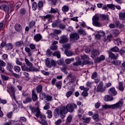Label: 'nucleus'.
Here are the masks:
<instances>
[{
	"label": "nucleus",
	"mask_w": 125,
	"mask_h": 125,
	"mask_svg": "<svg viewBox=\"0 0 125 125\" xmlns=\"http://www.w3.org/2000/svg\"><path fill=\"white\" fill-rule=\"evenodd\" d=\"M32 8L33 10H37V9L38 8V3L36 2H33L32 4Z\"/></svg>",
	"instance_id": "45"
},
{
	"label": "nucleus",
	"mask_w": 125,
	"mask_h": 125,
	"mask_svg": "<svg viewBox=\"0 0 125 125\" xmlns=\"http://www.w3.org/2000/svg\"><path fill=\"white\" fill-rule=\"evenodd\" d=\"M62 10L63 12H68L69 11V7L67 5H64L62 8Z\"/></svg>",
	"instance_id": "37"
},
{
	"label": "nucleus",
	"mask_w": 125,
	"mask_h": 125,
	"mask_svg": "<svg viewBox=\"0 0 125 125\" xmlns=\"http://www.w3.org/2000/svg\"><path fill=\"white\" fill-rule=\"evenodd\" d=\"M64 53L67 55V56H72L74 54L73 52L71 51H68L67 50H64Z\"/></svg>",
	"instance_id": "40"
},
{
	"label": "nucleus",
	"mask_w": 125,
	"mask_h": 125,
	"mask_svg": "<svg viewBox=\"0 0 125 125\" xmlns=\"http://www.w3.org/2000/svg\"><path fill=\"white\" fill-rule=\"evenodd\" d=\"M35 25H36V22L34 21H31L28 24V26L30 29L34 28Z\"/></svg>",
	"instance_id": "36"
},
{
	"label": "nucleus",
	"mask_w": 125,
	"mask_h": 125,
	"mask_svg": "<svg viewBox=\"0 0 125 125\" xmlns=\"http://www.w3.org/2000/svg\"><path fill=\"white\" fill-rule=\"evenodd\" d=\"M7 91L9 93L12 98L14 99L17 103H18L17 100H16V94H15V92H17L18 91L15 90L14 87L13 86H10V87H7Z\"/></svg>",
	"instance_id": "5"
},
{
	"label": "nucleus",
	"mask_w": 125,
	"mask_h": 125,
	"mask_svg": "<svg viewBox=\"0 0 125 125\" xmlns=\"http://www.w3.org/2000/svg\"><path fill=\"white\" fill-rule=\"evenodd\" d=\"M73 93H74L73 91H69L67 92H66L65 96L66 97H67V98H69V97H70V96H71V95H72Z\"/></svg>",
	"instance_id": "47"
},
{
	"label": "nucleus",
	"mask_w": 125,
	"mask_h": 125,
	"mask_svg": "<svg viewBox=\"0 0 125 125\" xmlns=\"http://www.w3.org/2000/svg\"><path fill=\"white\" fill-rule=\"evenodd\" d=\"M120 34V32L118 30H114L113 32L114 37H118Z\"/></svg>",
	"instance_id": "56"
},
{
	"label": "nucleus",
	"mask_w": 125,
	"mask_h": 125,
	"mask_svg": "<svg viewBox=\"0 0 125 125\" xmlns=\"http://www.w3.org/2000/svg\"><path fill=\"white\" fill-rule=\"evenodd\" d=\"M74 60H75V59L73 58L71 59H66L65 60V63H66V64H70V63H71V62L74 61Z\"/></svg>",
	"instance_id": "49"
},
{
	"label": "nucleus",
	"mask_w": 125,
	"mask_h": 125,
	"mask_svg": "<svg viewBox=\"0 0 125 125\" xmlns=\"http://www.w3.org/2000/svg\"><path fill=\"white\" fill-rule=\"evenodd\" d=\"M92 118L94 121H99V115L98 114H95L93 115Z\"/></svg>",
	"instance_id": "46"
},
{
	"label": "nucleus",
	"mask_w": 125,
	"mask_h": 125,
	"mask_svg": "<svg viewBox=\"0 0 125 125\" xmlns=\"http://www.w3.org/2000/svg\"><path fill=\"white\" fill-rule=\"evenodd\" d=\"M118 88L121 91H124L125 90V87H124V83L123 82L119 83Z\"/></svg>",
	"instance_id": "27"
},
{
	"label": "nucleus",
	"mask_w": 125,
	"mask_h": 125,
	"mask_svg": "<svg viewBox=\"0 0 125 125\" xmlns=\"http://www.w3.org/2000/svg\"><path fill=\"white\" fill-rule=\"evenodd\" d=\"M78 33H79L80 35H83V36H85V35H86L85 31L82 29H79L78 31Z\"/></svg>",
	"instance_id": "42"
},
{
	"label": "nucleus",
	"mask_w": 125,
	"mask_h": 125,
	"mask_svg": "<svg viewBox=\"0 0 125 125\" xmlns=\"http://www.w3.org/2000/svg\"><path fill=\"white\" fill-rule=\"evenodd\" d=\"M46 114L47 115L48 119H51L52 118V112L50 110H47Z\"/></svg>",
	"instance_id": "34"
},
{
	"label": "nucleus",
	"mask_w": 125,
	"mask_h": 125,
	"mask_svg": "<svg viewBox=\"0 0 125 125\" xmlns=\"http://www.w3.org/2000/svg\"><path fill=\"white\" fill-rule=\"evenodd\" d=\"M42 35L40 34H37L35 35H34V40H35V41L38 42H40L41 40H42Z\"/></svg>",
	"instance_id": "22"
},
{
	"label": "nucleus",
	"mask_w": 125,
	"mask_h": 125,
	"mask_svg": "<svg viewBox=\"0 0 125 125\" xmlns=\"http://www.w3.org/2000/svg\"><path fill=\"white\" fill-rule=\"evenodd\" d=\"M7 68L9 70H10V69H13V65H12V63L10 62H7Z\"/></svg>",
	"instance_id": "53"
},
{
	"label": "nucleus",
	"mask_w": 125,
	"mask_h": 125,
	"mask_svg": "<svg viewBox=\"0 0 125 125\" xmlns=\"http://www.w3.org/2000/svg\"><path fill=\"white\" fill-rule=\"evenodd\" d=\"M71 121H72V115H69L66 120L65 125H69V124L71 123Z\"/></svg>",
	"instance_id": "30"
},
{
	"label": "nucleus",
	"mask_w": 125,
	"mask_h": 125,
	"mask_svg": "<svg viewBox=\"0 0 125 125\" xmlns=\"http://www.w3.org/2000/svg\"><path fill=\"white\" fill-rule=\"evenodd\" d=\"M53 56H56L57 58L59 59L61 58V54H60V52L59 51H55L53 54H52Z\"/></svg>",
	"instance_id": "31"
},
{
	"label": "nucleus",
	"mask_w": 125,
	"mask_h": 125,
	"mask_svg": "<svg viewBox=\"0 0 125 125\" xmlns=\"http://www.w3.org/2000/svg\"><path fill=\"white\" fill-rule=\"evenodd\" d=\"M124 105V99H121L116 104H104L102 105L103 109H120Z\"/></svg>",
	"instance_id": "2"
},
{
	"label": "nucleus",
	"mask_w": 125,
	"mask_h": 125,
	"mask_svg": "<svg viewBox=\"0 0 125 125\" xmlns=\"http://www.w3.org/2000/svg\"><path fill=\"white\" fill-rule=\"evenodd\" d=\"M6 66V63L4 62L3 60H0V71L2 73L4 72V68L2 67H5Z\"/></svg>",
	"instance_id": "15"
},
{
	"label": "nucleus",
	"mask_w": 125,
	"mask_h": 125,
	"mask_svg": "<svg viewBox=\"0 0 125 125\" xmlns=\"http://www.w3.org/2000/svg\"><path fill=\"white\" fill-rule=\"evenodd\" d=\"M88 90H84L82 93V95L83 96V97H86L87 95H88V93H87Z\"/></svg>",
	"instance_id": "60"
},
{
	"label": "nucleus",
	"mask_w": 125,
	"mask_h": 125,
	"mask_svg": "<svg viewBox=\"0 0 125 125\" xmlns=\"http://www.w3.org/2000/svg\"><path fill=\"white\" fill-rule=\"evenodd\" d=\"M105 90H106V87L104 86L103 82H100L97 86L96 92H104Z\"/></svg>",
	"instance_id": "10"
},
{
	"label": "nucleus",
	"mask_w": 125,
	"mask_h": 125,
	"mask_svg": "<svg viewBox=\"0 0 125 125\" xmlns=\"http://www.w3.org/2000/svg\"><path fill=\"white\" fill-rule=\"evenodd\" d=\"M83 123H85L86 124H88L89 122H90V120H91V118L90 117H86L85 118L83 119Z\"/></svg>",
	"instance_id": "52"
},
{
	"label": "nucleus",
	"mask_w": 125,
	"mask_h": 125,
	"mask_svg": "<svg viewBox=\"0 0 125 125\" xmlns=\"http://www.w3.org/2000/svg\"><path fill=\"white\" fill-rule=\"evenodd\" d=\"M24 61L25 62V64L27 65L28 67H30V69H31V71H33L35 72H38L39 71V69L38 68H36L34 67H33V63L29 61L28 59L25 58L24 59Z\"/></svg>",
	"instance_id": "9"
},
{
	"label": "nucleus",
	"mask_w": 125,
	"mask_h": 125,
	"mask_svg": "<svg viewBox=\"0 0 125 125\" xmlns=\"http://www.w3.org/2000/svg\"><path fill=\"white\" fill-rule=\"evenodd\" d=\"M62 123V120L61 119H58V120H57L55 123V125H61V124Z\"/></svg>",
	"instance_id": "64"
},
{
	"label": "nucleus",
	"mask_w": 125,
	"mask_h": 125,
	"mask_svg": "<svg viewBox=\"0 0 125 125\" xmlns=\"http://www.w3.org/2000/svg\"><path fill=\"white\" fill-rule=\"evenodd\" d=\"M59 21H56L55 22H54L52 24V26L53 28H55L56 27H57V26L59 25Z\"/></svg>",
	"instance_id": "58"
},
{
	"label": "nucleus",
	"mask_w": 125,
	"mask_h": 125,
	"mask_svg": "<svg viewBox=\"0 0 125 125\" xmlns=\"http://www.w3.org/2000/svg\"><path fill=\"white\" fill-rule=\"evenodd\" d=\"M60 34H61V30L57 29H55L53 33V35H59Z\"/></svg>",
	"instance_id": "59"
},
{
	"label": "nucleus",
	"mask_w": 125,
	"mask_h": 125,
	"mask_svg": "<svg viewBox=\"0 0 125 125\" xmlns=\"http://www.w3.org/2000/svg\"><path fill=\"white\" fill-rule=\"evenodd\" d=\"M117 93L118 92L116 91L115 87H111L108 90L109 94L112 95V96H115V95H117Z\"/></svg>",
	"instance_id": "16"
},
{
	"label": "nucleus",
	"mask_w": 125,
	"mask_h": 125,
	"mask_svg": "<svg viewBox=\"0 0 125 125\" xmlns=\"http://www.w3.org/2000/svg\"><path fill=\"white\" fill-rule=\"evenodd\" d=\"M65 109L66 107L65 106H61L55 109L54 112L55 118H57L58 115H60L61 119H64L66 117V114H65Z\"/></svg>",
	"instance_id": "3"
},
{
	"label": "nucleus",
	"mask_w": 125,
	"mask_h": 125,
	"mask_svg": "<svg viewBox=\"0 0 125 125\" xmlns=\"http://www.w3.org/2000/svg\"><path fill=\"white\" fill-rule=\"evenodd\" d=\"M31 112L33 114H35V117L36 118H40V122H42V121H45V119H46V116L44 115V114H42V112H41V110H40V108L39 107H32L31 109Z\"/></svg>",
	"instance_id": "4"
},
{
	"label": "nucleus",
	"mask_w": 125,
	"mask_h": 125,
	"mask_svg": "<svg viewBox=\"0 0 125 125\" xmlns=\"http://www.w3.org/2000/svg\"><path fill=\"white\" fill-rule=\"evenodd\" d=\"M107 7L110 9H112V10H115V7H116L115 5H114L113 4H107Z\"/></svg>",
	"instance_id": "50"
},
{
	"label": "nucleus",
	"mask_w": 125,
	"mask_h": 125,
	"mask_svg": "<svg viewBox=\"0 0 125 125\" xmlns=\"http://www.w3.org/2000/svg\"><path fill=\"white\" fill-rule=\"evenodd\" d=\"M125 19V12H120L119 14V19L124 21Z\"/></svg>",
	"instance_id": "28"
},
{
	"label": "nucleus",
	"mask_w": 125,
	"mask_h": 125,
	"mask_svg": "<svg viewBox=\"0 0 125 125\" xmlns=\"http://www.w3.org/2000/svg\"><path fill=\"white\" fill-rule=\"evenodd\" d=\"M45 100L46 101L49 102V101H52V96L49 95H46V98H45Z\"/></svg>",
	"instance_id": "48"
},
{
	"label": "nucleus",
	"mask_w": 125,
	"mask_h": 125,
	"mask_svg": "<svg viewBox=\"0 0 125 125\" xmlns=\"http://www.w3.org/2000/svg\"><path fill=\"white\" fill-rule=\"evenodd\" d=\"M32 98L33 101H37L38 100V95L35 92V90H32Z\"/></svg>",
	"instance_id": "21"
},
{
	"label": "nucleus",
	"mask_w": 125,
	"mask_h": 125,
	"mask_svg": "<svg viewBox=\"0 0 125 125\" xmlns=\"http://www.w3.org/2000/svg\"><path fill=\"white\" fill-rule=\"evenodd\" d=\"M80 65H82V61L80 60L78 61L73 63V66H79Z\"/></svg>",
	"instance_id": "54"
},
{
	"label": "nucleus",
	"mask_w": 125,
	"mask_h": 125,
	"mask_svg": "<svg viewBox=\"0 0 125 125\" xmlns=\"http://www.w3.org/2000/svg\"><path fill=\"white\" fill-rule=\"evenodd\" d=\"M69 82H68V84H71V83H73L76 82V77L74 76L69 75Z\"/></svg>",
	"instance_id": "19"
},
{
	"label": "nucleus",
	"mask_w": 125,
	"mask_h": 125,
	"mask_svg": "<svg viewBox=\"0 0 125 125\" xmlns=\"http://www.w3.org/2000/svg\"><path fill=\"white\" fill-rule=\"evenodd\" d=\"M38 121L39 122V123H40V124H41L42 125H48V124H47V122L45 120H44L42 121L38 120Z\"/></svg>",
	"instance_id": "63"
},
{
	"label": "nucleus",
	"mask_w": 125,
	"mask_h": 125,
	"mask_svg": "<svg viewBox=\"0 0 125 125\" xmlns=\"http://www.w3.org/2000/svg\"><path fill=\"white\" fill-rule=\"evenodd\" d=\"M91 53H92L91 57H92V58H94V57H95L96 56H97V55H99L100 54L99 51L95 49H93Z\"/></svg>",
	"instance_id": "23"
},
{
	"label": "nucleus",
	"mask_w": 125,
	"mask_h": 125,
	"mask_svg": "<svg viewBox=\"0 0 125 125\" xmlns=\"http://www.w3.org/2000/svg\"><path fill=\"white\" fill-rule=\"evenodd\" d=\"M97 34H96L95 37L96 39H100L101 37H104L105 36V32L103 31L100 30V31H97Z\"/></svg>",
	"instance_id": "18"
},
{
	"label": "nucleus",
	"mask_w": 125,
	"mask_h": 125,
	"mask_svg": "<svg viewBox=\"0 0 125 125\" xmlns=\"http://www.w3.org/2000/svg\"><path fill=\"white\" fill-rule=\"evenodd\" d=\"M21 68L22 71H24L25 72H30V71H32V69L31 68H28V66L25 63L22 64L21 65Z\"/></svg>",
	"instance_id": "17"
},
{
	"label": "nucleus",
	"mask_w": 125,
	"mask_h": 125,
	"mask_svg": "<svg viewBox=\"0 0 125 125\" xmlns=\"http://www.w3.org/2000/svg\"><path fill=\"white\" fill-rule=\"evenodd\" d=\"M40 99H42V100H43V99H45L46 97V94H45V93H41L40 94Z\"/></svg>",
	"instance_id": "44"
},
{
	"label": "nucleus",
	"mask_w": 125,
	"mask_h": 125,
	"mask_svg": "<svg viewBox=\"0 0 125 125\" xmlns=\"http://www.w3.org/2000/svg\"><path fill=\"white\" fill-rule=\"evenodd\" d=\"M14 70L16 73H20V71H21V68L19 66L15 65L14 66Z\"/></svg>",
	"instance_id": "39"
},
{
	"label": "nucleus",
	"mask_w": 125,
	"mask_h": 125,
	"mask_svg": "<svg viewBox=\"0 0 125 125\" xmlns=\"http://www.w3.org/2000/svg\"><path fill=\"white\" fill-rule=\"evenodd\" d=\"M113 96H110L109 95H105L104 97V101L105 102H108L109 101H113Z\"/></svg>",
	"instance_id": "20"
},
{
	"label": "nucleus",
	"mask_w": 125,
	"mask_h": 125,
	"mask_svg": "<svg viewBox=\"0 0 125 125\" xmlns=\"http://www.w3.org/2000/svg\"><path fill=\"white\" fill-rule=\"evenodd\" d=\"M108 51H110L111 52H119V51H120V49L119 47H118V46H115L110 48L109 50Z\"/></svg>",
	"instance_id": "26"
},
{
	"label": "nucleus",
	"mask_w": 125,
	"mask_h": 125,
	"mask_svg": "<svg viewBox=\"0 0 125 125\" xmlns=\"http://www.w3.org/2000/svg\"><path fill=\"white\" fill-rule=\"evenodd\" d=\"M36 90L38 93H41L42 91V85H39L36 87Z\"/></svg>",
	"instance_id": "35"
},
{
	"label": "nucleus",
	"mask_w": 125,
	"mask_h": 125,
	"mask_svg": "<svg viewBox=\"0 0 125 125\" xmlns=\"http://www.w3.org/2000/svg\"><path fill=\"white\" fill-rule=\"evenodd\" d=\"M81 58L82 60H83V61L89 60V58H88V57H87L86 55H83V56H81Z\"/></svg>",
	"instance_id": "57"
},
{
	"label": "nucleus",
	"mask_w": 125,
	"mask_h": 125,
	"mask_svg": "<svg viewBox=\"0 0 125 125\" xmlns=\"http://www.w3.org/2000/svg\"><path fill=\"white\" fill-rule=\"evenodd\" d=\"M15 44L16 45V46H18L19 47H21V46H22L23 45V44H24V42H23V41H19V42H17L15 43Z\"/></svg>",
	"instance_id": "41"
},
{
	"label": "nucleus",
	"mask_w": 125,
	"mask_h": 125,
	"mask_svg": "<svg viewBox=\"0 0 125 125\" xmlns=\"http://www.w3.org/2000/svg\"><path fill=\"white\" fill-rule=\"evenodd\" d=\"M50 108L49 103H46L43 106V110H48Z\"/></svg>",
	"instance_id": "55"
},
{
	"label": "nucleus",
	"mask_w": 125,
	"mask_h": 125,
	"mask_svg": "<svg viewBox=\"0 0 125 125\" xmlns=\"http://www.w3.org/2000/svg\"><path fill=\"white\" fill-rule=\"evenodd\" d=\"M15 30L17 31V32H21V31H22V26H21V25L17 23L15 25Z\"/></svg>",
	"instance_id": "24"
},
{
	"label": "nucleus",
	"mask_w": 125,
	"mask_h": 125,
	"mask_svg": "<svg viewBox=\"0 0 125 125\" xmlns=\"http://www.w3.org/2000/svg\"><path fill=\"white\" fill-rule=\"evenodd\" d=\"M107 52L109 55L108 57L109 58H111V59L116 60L118 59V58H119V54H117V55H116V54H114L110 51H107Z\"/></svg>",
	"instance_id": "14"
},
{
	"label": "nucleus",
	"mask_w": 125,
	"mask_h": 125,
	"mask_svg": "<svg viewBox=\"0 0 125 125\" xmlns=\"http://www.w3.org/2000/svg\"><path fill=\"white\" fill-rule=\"evenodd\" d=\"M42 20L45 21L47 18H50V15H46L45 16L41 17Z\"/></svg>",
	"instance_id": "61"
},
{
	"label": "nucleus",
	"mask_w": 125,
	"mask_h": 125,
	"mask_svg": "<svg viewBox=\"0 0 125 125\" xmlns=\"http://www.w3.org/2000/svg\"><path fill=\"white\" fill-rule=\"evenodd\" d=\"M99 19L101 21H104V20L109 21L110 18H109V16L104 14H96L93 17L92 19V25L95 26V27L101 28L102 27V23L99 21Z\"/></svg>",
	"instance_id": "1"
},
{
	"label": "nucleus",
	"mask_w": 125,
	"mask_h": 125,
	"mask_svg": "<svg viewBox=\"0 0 125 125\" xmlns=\"http://www.w3.org/2000/svg\"><path fill=\"white\" fill-rule=\"evenodd\" d=\"M104 60H105V56L104 55H101L96 59V61L97 62H101V61H103Z\"/></svg>",
	"instance_id": "33"
},
{
	"label": "nucleus",
	"mask_w": 125,
	"mask_h": 125,
	"mask_svg": "<svg viewBox=\"0 0 125 125\" xmlns=\"http://www.w3.org/2000/svg\"><path fill=\"white\" fill-rule=\"evenodd\" d=\"M49 13H59V10L57 8H51Z\"/></svg>",
	"instance_id": "32"
},
{
	"label": "nucleus",
	"mask_w": 125,
	"mask_h": 125,
	"mask_svg": "<svg viewBox=\"0 0 125 125\" xmlns=\"http://www.w3.org/2000/svg\"><path fill=\"white\" fill-rule=\"evenodd\" d=\"M30 102H32V98L30 97H26L25 100L23 101V103H24V104H26V103H30Z\"/></svg>",
	"instance_id": "29"
},
{
	"label": "nucleus",
	"mask_w": 125,
	"mask_h": 125,
	"mask_svg": "<svg viewBox=\"0 0 125 125\" xmlns=\"http://www.w3.org/2000/svg\"><path fill=\"white\" fill-rule=\"evenodd\" d=\"M2 7L3 8L4 11H5V12L9 10V7H8V6L5 4H2Z\"/></svg>",
	"instance_id": "38"
},
{
	"label": "nucleus",
	"mask_w": 125,
	"mask_h": 125,
	"mask_svg": "<svg viewBox=\"0 0 125 125\" xmlns=\"http://www.w3.org/2000/svg\"><path fill=\"white\" fill-rule=\"evenodd\" d=\"M77 104H68L66 106V109L69 113H73L74 109H77Z\"/></svg>",
	"instance_id": "8"
},
{
	"label": "nucleus",
	"mask_w": 125,
	"mask_h": 125,
	"mask_svg": "<svg viewBox=\"0 0 125 125\" xmlns=\"http://www.w3.org/2000/svg\"><path fill=\"white\" fill-rule=\"evenodd\" d=\"M58 48V46H57V45L52 44L50 47V49H51V50H56Z\"/></svg>",
	"instance_id": "62"
},
{
	"label": "nucleus",
	"mask_w": 125,
	"mask_h": 125,
	"mask_svg": "<svg viewBox=\"0 0 125 125\" xmlns=\"http://www.w3.org/2000/svg\"><path fill=\"white\" fill-rule=\"evenodd\" d=\"M60 39L59 41L60 43H66V42H68V41H69L68 36L66 35H62L60 37Z\"/></svg>",
	"instance_id": "13"
},
{
	"label": "nucleus",
	"mask_w": 125,
	"mask_h": 125,
	"mask_svg": "<svg viewBox=\"0 0 125 125\" xmlns=\"http://www.w3.org/2000/svg\"><path fill=\"white\" fill-rule=\"evenodd\" d=\"M24 50L25 52H27L28 57H30V61H31V62H33L34 61V59L32 57L33 54H32V52L30 48L26 47Z\"/></svg>",
	"instance_id": "12"
},
{
	"label": "nucleus",
	"mask_w": 125,
	"mask_h": 125,
	"mask_svg": "<svg viewBox=\"0 0 125 125\" xmlns=\"http://www.w3.org/2000/svg\"><path fill=\"white\" fill-rule=\"evenodd\" d=\"M57 81V79L56 78H53L51 82L52 85H55L58 89L62 88V81Z\"/></svg>",
	"instance_id": "7"
},
{
	"label": "nucleus",
	"mask_w": 125,
	"mask_h": 125,
	"mask_svg": "<svg viewBox=\"0 0 125 125\" xmlns=\"http://www.w3.org/2000/svg\"><path fill=\"white\" fill-rule=\"evenodd\" d=\"M45 65L48 68H52V67H56V62L54 60H51L49 58H47L45 60Z\"/></svg>",
	"instance_id": "6"
},
{
	"label": "nucleus",
	"mask_w": 125,
	"mask_h": 125,
	"mask_svg": "<svg viewBox=\"0 0 125 125\" xmlns=\"http://www.w3.org/2000/svg\"><path fill=\"white\" fill-rule=\"evenodd\" d=\"M38 6L39 9H41L43 7V1H39L38 3Z\"/></svg>",
	"instance_id": "43"
},
{
	"label": "nucleus",
	"mask_w": 125,
	"mask_h": 125,
	"mask_svg": "<svg viewBox=\"0 0 125 125\" xmlns=\"http://www.w3.org/2000/svg\"><path fill=\"white\" fill-rule=\"evenodd\" d=\"M69 40L71 42H74L75 41H78L80 39V35L77 33L70 34L69 35Z\"/></svg>",
	"instance_id": "11"
},
{
	"label": "nucleus",
	"mask_w": 125,
	"mask_h": 125,
	"mask_svg": "<svg viewBox=\"0 0 125 125\" xmlns=\"http://www.w3.org/2000/svg\"><path fill=\"white\" fill-rule=\"evenodd\" d=\"M111 64H112V65H115L116 66H120L121 64H122V61L119 60L112 61L111 62Z\"/></svg>",
	"instance_id": "25"
},
{
	"label": "nucleus",
	"mask_w": 125,
	"mask_h": 125,
	"mask_svg": "<svg viewBox=\"0 0 125 125\" xmlns=\"http://www.w3.org/2000/svg\"><path fill=\"white\" fill-rule=\"evenodd\" d=\"M23 75L25 76V80L26 81H29V80H30V78H29L30 77V75L28 73L24 72Z\"/></svg>",
	"instance_id": "51"
}]
</instances>
